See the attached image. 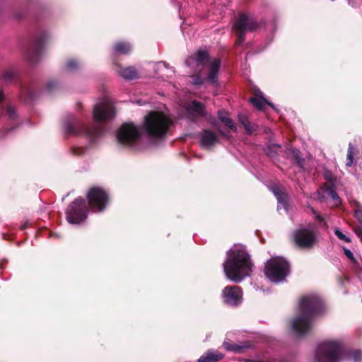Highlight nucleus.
<instances>
[{
    "label": "nucleus",
    "mask_w": 362,
    "mask_h": 362,
    "mask_svg": "<svg viewBox=\"0 0 362 362\" xmlns=\"http://www.w3.org/2000/svg\"><path fill=\"white\" fill-rule=\"evenodd\" d=\"M291 153L293 155V156L294 157V158L296 159L298 165L302 168L303 167V160L300 158V151L297 149L291 148Z\"/></svg>",
    "instance_id": "obj_31"
},
{
    "label": "nucleus",
    "mask_w": 362,
    "mask_h": 362,
    "mask_svg": "<svg viewBox=\"0 0 362 362\" xmlns=\"http://www.w3.org/2000/svg\"><path fill=\"white\" fill-rule=\"evenodd\" d=\"M117 71L126 80H133L138 77V72L134 67L119 68Z\"/></svg>",
    "instance_id": "obj_23"
},
{
    "label": "nucleus",
    "mask_w": 362,
    "mask_h": 362,
    "mask_svg": "<svg viewBox=\"0 0 362 362\" xmlns=\"http://www.w3.org/2000/svg\"><path fill=\"white\" fill-rule=\"evenodd\" d=\"M322 299L317 295H309L301 298L299 303V315L292 320L291 326L297 335L308 333L313 327L314 317L322 309Z\"/></svg>",
    "instance_id": "obj_2"
},
{
    "label": "nucleus",
    "mask_w": 362,
    "mask_h": 362,
    "mask_svg": "<svg viewBox=\"0 0 362 362\" xmlns=\"http://www.w3.org/2000/svg\"><path fill=\"white\" fill-rule=\"evenodd\" d=\"M223 358V354L216 350H209L202 355L197 362H218Z\"/></svg>",
    "instance_id": "obj_21"
},
{
    "label": "nucleus",
    "mask_w": 362,
    "mask_h": 362,
    "mask_svg": "<svg viewBox=\"0 0 362 362\" xmlns=\"http://www.w3.org/2000/svg\"><path fill=\"white\" fill-rule=\"evenodd\" d=\"M223 266L226 277L235 283L250 276L253 267L249 254L242 245H234L230 249Z\"/></svg>",
    "instance_id": "obj_1"
},
{
    "label": "nucleus",
    "mask_w": 362,
    "mask_h": 362,
    "mask_svg": "<svg viewBox=\"0 0 362 362\" xmlns=\"http://www.w3.org/2000/svg\"><path fill=\"white\" fill-rule=\"evenodd\" d=\"M103 128L99 124L89 127L78 119L74 118L66 124V132L69 134L84 136L95 141L103 133Z\"/></svg>",
    "instance_id": "obj_5"
},
{
    "label": "nucleus",
    "mask_w": 362,
    "mask_h": 362,
    "mask_svg": "<svg viewBox=\"0 0 362 362\" xmlns=\"http://www.w3.org/2000/svg\"><path fill=\"white\" fill-rule=\"evenodd\" d=\"M356 234L358 236V238L361 239V242H362V230L361 229H358L356 230Z\"/></svg>",
    "instance_id": "obj_37"
},
{
    "label": "nucleus",
    "mask_w": 362,
    "mask_h": 362,
    "mask_svg": "<svg viewBox=\"0 0 362 362\" xmlns=\"http://www.w3.org/2000/svg\"><path fill=\"white\" fill-rule=\"evenodd\" d=\"M221 133H222V134H223V135H224V136H227V135H226V134H225V133H223V132H221Z\"/></svg>",
    "instance_id": "obj_43"
},
{
    "label": "nucleus",
    "mask_w": 362,
    "mask_h": 362,
    "mask_svg": "<svg viewBox=\"0 0 362 362\" xmlns=\"http://www.w3.org/2000/svg\"><path fill=\"white\" fill-rule=\"evenodd\" d=\"M4 114H5L11 120L14 119L17 116L15 109L11 106H8L6 107V109L4 110Z\"/></svg>",
    "instance_id": "obj_28"
},
{
    "label": "nucleus",
    "mask_w": 362,
    "mask_h": 362,
    "mask_svg": "<svg viewBox=\"0 0 362 362\" xmlns=\"http://www.w3.org/2000/svg\"><path fill=\"white\" fill-rule=\"evenodd\" d=\"M325 176L327 183L321 187L320 192H316L314 195V198L321 202L327 198H331L332 200H335L339 198L337 193L334 190V182L332 178L331 175L327 173Z\"/></svg>",
    "instance_id": "obj_15"
},
{
    "label": "nucleus",
    "mask_w": 362,
    "mask_h": 362,
    "mask_svg": "<svg viewBox=\"0 0 362 362\" xmlns=\"http://www.w3.org/2000/svg\"><path fill=\"white\" fill-rule=\"evenodd\" d=\"M344 254L346 255V257L352 262H356V259H355V257L354 256V254L352 253V252L347 249V248H345L344 247Z\"/></svg>",
    "instance_id": "obj_33"
},
{
    "label": "nucleus",
    "mask_w": 362,
    "mask_h": 362,
    "mask_svg": "<svg viewBox=\"0 0 362 362\" xmlns=\"http://www.w3.org/2000/svg\"><path fill=\"white\" fill-rule=\"evenodd\" d=\"M199 141L202 146L209 148L217 143L218 137L214 132L205 129L199 134Z\"/></svg>",
    "instance_id": "obj_16"
},
{
    "label": "nucleus",
    "mask_w": 362,
    "mask_h": 362,
    "mask_svg": "<svg viewBox=\"0 0 362 362\" xmlns=\"http://www.w3.org/2000/svg\"><path fill=\"white\" fill-rule=\"evenodd\" d=\"M250 103L258 110H264L266 105H268L272 107H274V105L272 103H269L262 96H256L250 98Z\"/></svg>",
    "instance_id": "obj_24"
},
{
    "label": "nucleus",
    "mask_w": 362,
    "mask_h": 362,
    "mask_svg": "<svg viewBox=\"0 0 362 362\" xmlns=\"http://www.w3.org/2000/svg\"><path fill=\"white\" fill-rule=\"evenodd\" d=\"M15 76V73L13 70H7L4 72L3 78L6 81H11Z\"/></svg>",
    "instance_id": "obj_32"
},
{
    "label": "nucleus",
    "mask_w": 362,
    "mask_h": 362,
    "mask_svg": "<svg viewBox=\"0 0 362 362\" xmlns=\"http://www.w3.org/2000/svg\"><path fill=\"white\" fill-rule=\"evenodd\" d=\"M341 240H343L346 242H350V239L349 238H347L346 235H344V234H342L341 233Z\"/></svg>",
    "instance_id": "obj_36"
},
{
    "label": "nucleus",
    "mask_w": 362,
    "mask_h": 362,
    "mask_svg": "<svg viewBox=\"0 0 362 362\" xmlns=\"http://www.w3.org/2000/svg\"><path fill=\"white\" fill-rule=\"evenodd\" d=\"M240 122L247 134H251L254 131L253 127L247 118L240 119Z\"/></svg>",
    "instance_id": "obj_29"
},
{
    "label": "nucleus",
    "mask_w": 362,
    "mask_h": 362,
    "mask_svg": "<svg viewBox=\"0 0 362 362\" xmlns=\"http://www.w3.org/2000/svg\"><path fill=\"white\" fill-rule=\"evenodd\" d=\"M223 346L228 351H231L238 354L242 353L243 350L246 348V346H240L236 344H231L226 341H225L223 343Z\"/></svg>",
    "instance_id": "obj_25"
},
{
    "label": "nucleus",
    "mask_w": 362,
    "mask_h": 362,
    "mask_svg": "<svg viewBox=\"0 0 362 362\" xmlns=\"http://www.w3.org/2000/svg\"><path fill=\"white\" fill-rule=\"evenodd\" d=\"M47 37L48 36L45 33H40L36 37L33 45V53H28V57L31 62H34L35 61V56L33 55H37L41 52Z\"/></svg>",
    "instance_id": "obj_19"
},
{
    "label": "nucleus",
    "mask_w": 362,
    "mask_h": 362,
    "mask_svg": "<svg viewBox=\"0 0 362 362\" xmlns=\"http://www.w3.org/2000/svg\"><path fill=\"white\" fill-rule=\"evenodd\" d=\"M222 297L226 304L235 306L242 302L243 291L238 286H226L222 291Z\"/></svg>",
    "instance_id": "obj_14"
},
{
    "label": "nucleus",
    "mask_w": 362,
    "mask_h": 362,
    "mask_svg": "<svg viewBox=\"0 0 362 362\" xmlns=\"http://www.w3.org/2000/svg\"><path fill=\"white\" fill-rule=\"evenodd\" d=\"M78 63L74 59L69 60L66 64V69L67 71H74L78 68Z\"/></svg>",
    "instance_id": "obj_30"
},
{
    "label": "nucleus",
    "mask_w": 362,
    "mask_h": 362,
    "mask_svg": "<svg viewBox=\"0 0 362 362\" xmlns=\"http://www.w3.org/2000/svg\"><path fill=\"white\" fill-rule=\"evenodd\" d=\"M115 110L110 98L105 97L98 102L93 109V117L96 122H103L115 116Z\"/></svg>",
    "instance_id": "obj_11"
},
{
    "label": "nucleus",
    "mask_w": 362,
    "mask_h": 362,
    "mask_svg": "<svg viewBox=\"0 0 362 362\" xmlns=\"http://www.w3.org/2000/svg\"><path fill=\"white\" fill-rule=\"evenodd\" d=\"M290 272L288 262L282 257H272L266 263L264 274L272 282L284 281Z\"/></svg>",
    "instance_id": "obj_4"
},
{
    "label": "nucleus",
    "mask_w": 362,
    "mask_h": 362,
    "mask_svg": "<svg viewBox=\"0 0 362 362\" xmlns=\"http://www.w3.org/2000/svg\"><path fill=\"white\" fill-rule=\"evenodd\" d=\"M202 83H203V81L202 80V78L199 76L195 77L193 80V83L195 85H199V84H202Z\"/></svg>",
    "instance_id": "obj_35"
},
{
    "label": "nucleus",
    "mask_w": 362,
    "mask_h": 362,
    "mask_svg": "<svg viewBox=\"0 0 362 362\" xmlns=\"http://www.w3.org/2000/svg\"><path fill=\"white\" fill-rule=\"evenodd\" d=\"M170 124L171 120L163 113L151 112L145 117L144 129L150 137L160 139L166 134Z\"/></svg>",
    "instance_id": "obj_3"
},
{
    "label": "nucleus",
    "mask_w": 362,
    "mask_h": 362,
    "mask_svg": "<svg viewBox=\"0 0 362 362\" xmlns=\"http://www.w3.org/2000/svg\"><path fill=\"white\" fill-rule=\"evenodd\" d=\"M196 62L197 66L202 65L207 69V81L211 83L216 84L221 66L220 59L216 58L211 59L209 58L206 51L199 50L197 53Z\"/></svg>",
    "instance_id": "obj_7"
},
{
    "label": "nucleus",
    "mask_w": 362,
    "mask_h": 362,
    "mask_svg": "<svg viewBox=\"0 0 362 362\" xmlns=\"http://www.w3.org/2000/svg\"><path fill=\"white\" fill-rule=\"evenodd\" d=\"M274 146H276V147H278V148H280V147H281V146H280V145H279V144H275Z\"/></svg>",
    "instance_id": "obj_42"
},
{
    "label": "nucleus",
    "mask_w": 362,
    "mask_h": 362,
    "mask_svg": "<svg viewBox=\"0 0 362 362\" xmlns=\"http://www.w3.org/2000/svg\"><path fill=\"white\" fill-rule=\"evenodd\" d=\"M355 216L358 221L362 224V210L356 209L355 211Z\"/></svg>",
    "instance_id": "obj_34"
},
{
    "label": "nucleus",
    "mask_w": 362,
    "mask_h": 362,
    "mask_svg": "<svg viewBox=\"0 0 362 362\" xmlns=\"http://www.w3.org/2000/svg\"><path fill=\"white\" fill-rule=\"evenodd\" d=\"M258 28V23L251 16L240 13L233 28L238 33L237 44H242L245 40V34L248 31H253Z\"/></svg>",
    "instance_id": "obj_10"
},
{
    "label": "nucleus",
    "mask_w": 362,
    "mask_h": 362,
    "mask_svg": "<svg viewBox=\"0 0 362 362\" xmlns=\"http://www.w3.org/2000/svg\"><path fill=\"white\" fill-rule=\"evenodd\" d=\"M357 149L350 144L347 152L346 166H351L354 163L355 157H357Z\"/></svg>",
    "instance_id": "obj_27"
},
{
    "label": "nucleus",
    "mask_w": 362,
    "mask_h": 362,
    "mask_svg": "<svg viewBox=\"0 0 362 362\" xmlns=\"http://www.w3.org/2000/svg\"><path fill=\"white\" fill-rule=\"evenodd\" d=\"M88 211L86 200L78 197L69 206L66 219L71 224H78L87 218Z\"/></svg>",
    "instance_id": "obj_9"
},
{
    "label": "nucleus",
    "mask_w": 362,
    "mask_h": 362,
    "mask_svg": "<svg viewBox=\"0 0 362 362\" xmlns=\"http://www.w3.org/2000/svg\"><path fill=\"white\" fill-rule=\"evenodd\" d=\"M187 112L192 117H199L205 115L204 106L199 102L194 100L187 105Z\"/></svg>",
    "instance_id": "obj_18"
},
{
    "label": "nucleus",
    "mask_w": 362,
    "mask_h": 362,
    "mask_svg": "<svg viewBox=\"0 0 362 362\" xmlns=\"http://www.w3.org/2000/svg\"><path fill=\"white\" fill-rule=\"evenodd\" d=\"M132 46L128 42H119L114 47L115 52L117 54H127L131 50Z\"/></svg>",
    "instance_id": "obj_26"
},
{
    "label": "nucleus",
    "mask_w": 362,
    "mask_h": 362,
    "mask_svg": "<svg viewBox=\"0 0 362 362\" xmlns=\"http://www.w3.org/2000/svg\"><path fill=\"white\" fill-rule=\"evenodd\" d=\"M293 238L295 243L299 247L310 248L315 243L316 235L314 228L309 225L296 230L293 234Z\"/></svg>",
    "instance_id": "obj_13"
},
{
    "label": "nucleus",
    "mask_w": 362,
    "mask_h": 362,
    "mask_svg": "<svg viewBox=\"0 0 362 362\" xmlns=\"http://www.w3.org/2000/svg\"><path fill=\"white\" fill-rule=\"evenodd\" d=\"M334 233L339 238V228H335Z\"/></svg>",
    "instance_id": "obj_40"
},
{
    "label": "nucleus",
    "mask_w": 362,
    "mask_h": 362,
    "mask_svg": "<svg viewBox=\"0 0 362 362\" xmlns=\"http://www.w3.org/2000/svg\"><path fill=\"white\" fill-rule=\"evenodd\" d=\"M339 354V344L337 341H325L316 348V362H337Z\"/></svg>",
    "instance_id": "obj_6"
},
{
    "label": "nucleus",
    "mask_w": 362,
    "mask_h": 362,
    "mask_svg": "<svg viewBox=\"0 0 362 362\" xmlns=\"http://www.w3.org/2000/svg\"><path fill=\"white\" fill-rule=\"evenodd\" d=\"M3 98H4V95H3L2 92L0 91V102L3 100Z\"/></svg>",
    "instance_id": "obj_41"
},
{
    "label": "nucleus",
    "mask_w": 362,
    "mask_h": 362,
    "mask_svg": "<svg viewBox=\"0 0 362 362\" xmlns=\"http://www.w3.org/2000/svg\"><path fill=\"white\" fill-rule=\"evenodd\" d=\"M272 192L275 195L276 198L278 200V206L277 210L280 211L281 209H284L285 211H287V196L283 192L282 189L279 186H273L271 188Z\"/></svg>",
    "instance_id": "obj_17"
},
{
    "label": "nucleus",
    "mask_w": 362,
    "mask_h": 362,
    "mask_svg": "<svg viewBox=\"0 0 362 362\" xmlns=\"http://www.w3.org/2000/svg\"><path fill=\"white\" fill-rule=\"evenodd\" d=\"M87 198L90 207L94 212L103 211L108 203L107 194L103 189L98 187L89 189Z\"/></svg>",
    "instance_id": "obj_12"
},
{
    "label": "nucleus",
    "mask_w": 362,
    "mask_h": 362,
    "mask_svg": "<svg viewBox=\"0 0 362 362\" xmlns=\"http://www.w3.org/2000/svg\"><path fill=\"white\" fill-rule=\"evenodd\" d=\"M141 134L139 127L132 123H125L119 129L117 139L122 145L134 148L140 140Z\"/></svg>",
    "instance_id": "obj_8"
},
{
    "label": "nucleus",
    "mask_w": 362,
    "mask_h": 362,
    "mask_svg": "<svg viewBox=\"0 0 362 362\" xmlns=\"http://www.w3.org/2000/svg\"><path fill=\"white\" fill-rule=\"evenodd\" d=\"M218 117L223 125L228 127L231 130H236V126L232 119L230 117L228 112L223 110H219L218 112Z\"/></svg>",
    "instance_id": "obj_22"
},
{
    "label": "nucleus",
    "mask_w": 362,
    "mask_h": 362,
    "mask_svg": "<svg viewBox=\"0 0 362 362\" xmlns=\"http://www.w3.org/2000/svg\"><path fill=\"white\" fill-rule=\"evenodd\" d=\"M194 60V58L193 57H188L187 59H186V64L187 66H189L190 63L192 61Z\"/></svg>",
    "instance_id": "obj_38"
},
{
    "label": "nucleus",
    "mask_w": 362,
    "mask_h": 362,
    "mask_svg": "<svg viewBox=\"0 0 362 362\" xmlns=\"http://www.w3.org/2000/svg\"><path fill=\"white\" fill-rule=\"evenodd\" d=\"M54 86V82H49L47 84L48 88L51 90Z\"/></svg>",
    "instance_id": "obj_39"
},
{
    "label": "nucleus",
    "mask_w": 362,
    "mask_h": 362,
    "mask_svg": "<svg viewBox=\"0 0 362 362\" xmlns=\"http://www.w3.org/2000/svg\"><path fill=\"white\" fill-rule=\"evenodd\" d=\"M359 362L362 361V351L360 350H349L341 346V360Z\"/></svg>",
    "instance_id": "obj_20"
}]
</instances>
